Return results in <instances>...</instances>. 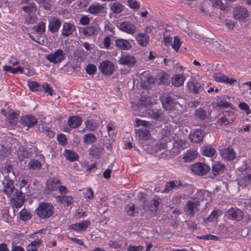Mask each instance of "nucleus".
Instances as JSON below:
<instances>
[{"label": "nucleus", "instance_id": "63", "mask_svg": "<svg viewBox=\"0 0 251 251\" xmlns=\"http://www.w3.org/2000/svg\"><path fill=\"white\" fill-rule=\"evenodd\" d=\"M40 2L43 5V7L45 10H50L51 4L50 3V0H40Z\"/></svg>", "mask_w": 251, "mask_h": 251}, {"label": "nucleus", "instance_id": "23", "mask_svg": "<svg viewBox=\"0 0 251 251\" xmlns=\"http://www.w3.org/2000/svg\"><path fill=\"white\" fill-rule=\"evenodd\" d=\"M216 81L221 83H226V84H232L236 82V79L233 78H229L226 75L221 74H216L214 76Z\"/></svg>", "mask_w": 251, "mask_h": 251}, {"label": "nucleus", "instance_id": "16", "mask_svg": "<svg viewBox=\"0 0 251 251\" xmlns=\"http://www.w3.org/2000/svg\"><path fill=\"white\" fill-rule=\"evenodd\" d=\"M20 123L23 126H34L37 123V120L35 116L28 114L22 116L20 119Z\"/></svg>", "mask_w": 251, "mask_h": 251}, {"label": "nucleus", "instance_id": "3", "mask_svg": "<svg viewBox=\"0 0 251 251\" xmlns=\"http://www.w3.org/2000/svg\"><path fill=\"white\" fill-rule=\"evenodd\" d=\"M46 59L54 64L61 63L65 58V53L62 50H57L54 53H51L46 56Z\"/></svg>", "mask_w": 251, "mask_h": 251}, {"label": "nucleus", "instance_id": "54", "mask_svg": "<svg viewBox=\"0 0 251 251\" xmlns=\"http://www.w3.org/2000/svg\"><path fill=\"white\" fill-rule=\"evenodd\" d=\"M126 213L131 216H135V205L132 204L131 206L129 204L126 205L125 208Z\"/></svg>", "mask_w": 251, "mask_h": 251}, {"label": "nucleus", "instance_id": "4", "mask_svg": "<svg viewBox=\"0 0 251 251\" xmlns=\"http://www.w3.org/2000/svg\"><path fill=\"white\" fill-rule=\"evenodd\" d=\"M210 167L204 163L197 162L191 166L192 172L199 176L205 175L209 170Z\"/></svg>", "mask_w": 251, "mask_h": 251}, {"label": "nucleus", "instance_id": "50", "mask_svg": "<svg viewBox=\"0 0 251 251\" xmlns=\"http://www.w3.org/2000/svg\"><path fill=\"white\" fill-rule=\"evenodd\" d=\"M61 201H64L66 203L67 205H70L73 202V198L71 196H58L57 197Z\"/></svg>", "mask_w": 251, "mask_h": 251}, {"label": "nucleus", "instance_id": "43", "mask_svg": "<svg viewBox=\"0 0 251 251\" xmlns=\"http://www.w3.org/2000/svg\"><path fill=\"white\" fill-rule=\"evenodd\" d=\"M22 10L28 14L36 11L37 9L36 5L34 2L30 3L27 6H25L22 7Z\"/></svg>", "mask_w": 251, "mask_h": 251}, {"label": "nucleus", "instance_id": "10", "mask_svg": "<svg viewBox=\"0 0 251 251\" xmlns=\"http://www.w3.org/2000/svg\"><path fill=\"white\" fill-rule=\"evenodd\" d=\"M199 205L200 202L198 200L195 201H188L184 208V211L187 215L190 217H193L196 213V209H197V206Z\"/></svg>", "mask_w": 251, "mask_h": 251}, {"label": "nucleus", "instance_id": "42", "mask_svg": "<svg viewBox=\"0 0 251 251\" xmlns=\"http://www.w3.org/2000/svg\"><path fill=\"white\" fill-rule=\"evenodd\" d=\"M177 180L170 181L165 184L164 192L168 193L169 192L173 190L174 189L176 188V183Z\"/></svg>", "mask_w": 251, "mask_h": 251}, {"label": "nucleus", "instance_id": "11", "mask_svg": "<svg viewBox=\"0 0 251 251\" xmlns=\"http://www.w3.org/2000/svg\"><path fill=\"white\" fill-rule=\"evenodd\" d=\"M233 15L235 19L239 21H243L249 17V12L242 7H236L233 9Z\"/></svg>", "mask_w": 251, "mask_h": 251}, {"label": "nucleus", "instance_id": "55", "mask_svg": "<svg viewBox=\"0 0 251 251\" xmlns=\"http://www.w3.org/2000/svg\"><path fill=\"white\" fill-rule=\"evenodd\" d=\"M43 89L45 92L48 93L50 96H52L53 90L50 87L48 83H45L41 85V90Z\"/></svg>", "mask_w": 251, "mask_h": 251}, {"label": "nucleus", "instance_id": "2", "mask_svg": "<svg viewBox=\"0 0 251 251\" xmlns=\"http://www.w3.org/2000/svg\"><path fill=\"white\" fill-rule=\"evenodd\" d=\"M163 107L166 110L173 109L177 104V101L174 95L169 94L160 98Z\"/></svg>", "mask_w": 251, "mask_h": 251}, {"label": "nucleus", "instance_id": "29", "mask_svg": "<svg viewBox=\"0 0 251 251\" xmlns=\"http://www.w3.org/2000/svg\"><path fill=\"white\" fill-rule=\"evenodd\" d=\"M226 169V166L224 164L217 162L212 166V172L214 176H216L223 173Z\"/></svg>", "mask_w": 251, "mask_h": 251}, {"label": "nucleus", "instance_id": "46", "mask_svg": "<svg viewBox=\"0 0 251 251\" xmlns=\"http://www.w3.org/2000/svg\"><path fill=\"white\" fill-rule=\"evenodd\" d=\"M129 7L134 10L135 11H138L140 7V3L136 0H127Z\"/></svg>", "mask_w": 251, "mask_h": 251}, {"label": "nucleus", "instance_id": "26", "mask_svg": "<svg viewBox=\"0 0 251 251\" xmlns=\"http://www.w3.org/2000/svg\"><path fill=\"white\" fill-rule=\"evenodd\" d=\"M20 114L19 111H10L7 115V120L9 124L16 125L18 122V117Z\"/></svg>", "mask_w": 251, "mask_h": 251}, {"label": "nucleus", "instance_id": "5", "mask_svg": "<svg viewBox=\"0 0 251 251\" xmlns=\"http://www.w3.org/2000/svg\"><path fill=\"white\" fill-rule=\"evenodd\" d=\"M117 27L122 31L133 35L136 31V26L131 22L125 21L118 23Z\"/></svg>", "mask_w": 251, "mask_h": 251}, {"label": "nucleus", "instance_id": "13", "mask_svg": "<svg viewBox=\"0 0 251 251\" xmlns=\"http://www.w3.org/2000/svg\"><path fill=\"white\" fill-rule=\"evenodd\" d=\"M61 25V21L58 18L54 17L49 22L48 29L52 33H54L59 30Z\"/></svg>", "mask_w": 251, "mask_h": 251}, {"label": "nucleus", "instance_id": "31", "mask_svg": "<svg viewBox=\"0 0 251 251\" xmlns=\"http://www.w3.org/2000/svg\"><path fill=\"white\" fill-rule=\"evenodd\" d=\"M136 136L140 140H147L151 136L150 131L148 129L141 128L136 131Z\"/></svg>", "mask_w": 251, "mask_h": 251}, {"label": "nucleus", "instance_id": "61", "mask_svg": "<svg viewBox=\"0 0 251 251\" xmlns=\"http://www.w3.org/2000/svg\"><path fill=\"white\" fill-rule=\"evenodd\" d=\"M151 117L158 121L164 120V115L161 113L153 112Z\"/></svg>", "mask_w": 251, "mask_h": 251}, {"label": "nucleus", "instance_id": "8", "mask_svg": "<svg viewBox=\"0 0 251 251\" xmlns=\"http://www.w3.org/2000/svg\"><path fill=\"white\" fill-rule=\"evenodd\" d=\"M229 218L237 221H241L244 217V213L237 207H232L227 210Z\"/></svg>", "mask_w": 251, "mask_h": 251}, {"label": "nucleus", "instance_id": "22", "mask_svg": "<svg viewBox=\"0 0 251 251\" xmlns=\"http://www.w3.org/2000/svg\"><path fill=\"white\" fill-rule=\"evenodd\" d=\"M115 46L122 50H129L131 48V45L129 41L123 38L115 40Z\"/></svg>", "mask_w": 251, "mask_h": 251}, {"label": "nucleus", "instance_id": "7", "mask_svg": "<svg viewBox=\"0 0 251 251\" xmlns=\"http://www.w3.org/2000/svg\"><path fill=\"white\" fill-rule=\"evenodd\" d=\"M12 199L14 207L16 208H19L22 206L25 201V196L24 193L22 192H19L15 190V192L13 193Z\"/></svg>", "mask_w": 251, "mask_h": 251}, {"label": "nucleus", "instance_id": "14", "mask_svg": "<svg viewBox=\"0 0 251 251\" xmlns=\"http://www.w3.org/2000/svg\"><path fill=\"white\" fill-rule=\"evenodd\" d=\"M136 62L134 56L130 54L123 55L119 60V63L120 64L129 67L133 66Z\"/></svg>", "mask_w": 251, "mask_h": 251}, {"label": "nucleus", "instance_id": "32", "mask_svg": "<svg viewBox=\"0 0 251 251\" xmlns=\"http://www.w3.org/2000/svg\"><path fill=\"white\" fill-rule=\"evenodd\" d=\"M81 32L85 36H91L96 35L98 34V30L95 26H87L82 28Z\"/></svg>", "mask_w": 251, "mask_h": 251}, {"label": "nucleus", "instance_id": "37", "mask_svg": "<svg viewBox=\"0 0 251 251\" xmlns=\"http://www.w3.org/2000/svg\"><path fill=\"white\" fill-rule=\"evenodd\" d=\"M197 194L201 200L207 201L211 198L212 193L208 190L200 189L198 191Z\"/></svg>", "mask_w": 251, "mask_h": 251}, {"label": "nucleus", "instance_id": "25", "mask_svg": "<svg viewBox=\"0 0 251 251\" xmlns=\"http://www.w3.org/2000/svg\"><path fill=\"white\" fill-rule=\"evenodd\" d=\"M197 155L198 152L196 151L187 150L183 155V161L185 163L193 162L196 159Z\"/></svg>", "mask_w": 251, "mask_h": 251}, {"label": "nucleus", "instance_id": "62", "mask_svg": "<svg viewBox=\"0 0 251 251\" xmlns=\"http://www.w3.org/2000/svg\"><path fill=\"white\" fill-rule=\"evenodd\" d=\"M114 127L115 126H107L108 135L112 139H114L115 138L117 132V131H115V129L114 128Z\"/></svg>", "mask_w": 251, "mask_h": 251}, {"label": "nucleus", "instance_id": "44", "mask_svg": "<svg viewBox=\"0 0 251 251\" xmlns=\"http://www.w3.org/2000/svg\"><path fill=\"white\" fill-rule=\"evenodd\" d=\"M216 153L215 150L210 147H206L203 150V155L206 156L212 157Z\"/></svg>", "mask_w": 251, "mask_h": 251}, {"label": "nucleus", "instance_id": "9", "mask_svg": "<svg viewBox=\"0 0 251 251\" xmlns=\"http://www.w3.org/2000/svg\"><path fill=\"white\" fill-rule=\"evenodd\" d=\"M88 12L95 15L104 14L106 13L104 4H100L99 3H92L88 7Z\"/></svg>", "mask_w": 251, "mask_h": 251}, {"label": "nucleus", "instance_id": "45", "mask_svg": "<svg viewBox=\"0 0 251 251\" xmlns=\"http://www.w3.org/2000/svg\"><path fill=\"white\" fill-rule=\"evenodd\" d=\"M28 86L30 90L32 92L41 91V86L37 82L30 81L28 82Z\"/></svg>", "mask_w": 251, "mask_h": 251}, {"label": "nucleus", "instance_id": "30", "mask_svg": "<svg viewBox=\"0 0 251 251\" xmlns=\"http://www.w3.org/2000/svg\"><path fill=\"white\" fill-rule=\"evenodd\" d=\"M137 43L141 46H146L149 41V37L146 33H140L136 37Z\"/></svg>", "mask_w": 251, "mask_h": 251}, {"label": "nucleus", "instance_id": "41", "mask_svg": "<svg viewBox=\"0 0 251 251\" xmlns=\"http://www.w3.org/2000/svg\"><path fill=\"white\" fill-rule=\"evenodd\" d=\"M85 124V126H99L100 125L104 126L100 118L97 117H95L94 119H92L91 120H87Z\"/></svg>", "mask_w": 251, "mask_h": 251}, {"label": "nucleus", "instance_id": "21", "mask_svg": "<svg viewBox=\"0 0 251 251\" xmlns=\"http://www.w3.org/2000/svg\"><path fill=\"white\" fill-rule=\"evenodd\" d=\"M204 135V131L200 129H196L193 133H190L189 137L191 141L195 143H200L202 141Z\"/></svg>", "mask_w": 251, "mask_h": 251}, {"label": "nucleus", "instance_id": "51", "mask_svg": "<svg viewBox=\"0 0 251 251\" xmlns=\"http://www.w3.org/2000/svg\"><path fill=\"white\" fill-rule=\"evenodd\" d=\"M96 71V66L92 64H89L86 67V72L90 75L94 74Z\"/></svg>", "mask_w": 251, "mask_h": 251}, {"label": "nucleus", "instance_id": "20", "mask_svg": "<svg viewBox=\"0 0 251 251\" xmlns=\"http://www.w3.org/2000/svg\"><path fill=\"white\" fill-rule=\"evenodd\" d=\"M90 225L89 220H83L80 223L72 224L69 228L77 231H85Z\"/></svg>", "mask_w": 251, "mask_h": 251}, {"label": "nucleus", "instance_id": "35", "mask_svg": "<svg viewBox=\"0 0 251 251\" xmlns=\"http://www.w3.org/2000/svg\"><path fill=\"white\" fill-rule=\"evenodd\" d=\"M42 166L41 162L35 159L30 160L27 164V167L31 170H39L41 169Z\"/></svg>", "mask_w": 251, "mask_h": 251}, {"label": "nucleus", "instance_id": "64", "mask_svg": "<svg viewBox=\"0 0 251 251\" xmlns=\"http://www.w3.org/2000/svg\"><path fill=\"white\" fill-rule=\"evenodd\" d=\"M144 247L142 246H129L127 251H142Z\"/></svg>", "mask_w": 251, "mask_h": 251}, {"label": "nucleus", "instance_id": "27", "mask_svg": "<svg viewBox=\"0 0 251 251\" xmlns=\"http://www.w3.org/2000/svg\"><path fill=\"white\" fill-rule=\"evenodd\" d=\"M168 126H165V128L163 129V131L164 132V137H163V140H162L160 142V143L157 145L158 148L160 151L165 149L167 148L168 145V141L166 140L165 138H167L168 136L171 135V132L170 130H168Z\"/></svg>", "mask_w": 251, "mask_h": 251}, {"label": "nucleus", "instance_id": "36", "mask_svg": "<svg viewBox=\"0 0 251 251\" xmlns=\"http://www.w3.org/2000/svg\"><path fill=\"white\" fill-rule=\"evenodd\" d=\"M32 29L36 33L42 35L46 31V23L40 22L36 25L33 26Z\"/></svg>", "mask_w": 251, "mask_h": 251}, {"label": "nucleus", "instance_id": "53", "mask_svg": "<svg viewBox=\"0 0 251 251\" xmlns=\"http://www.w3.org/2000/svg\"><path fill=\"white\" fill-rule=\"evenodd\" d=\"M20 217L21 220L26 221L30 219L31 216L26 210H23L20 212Z\"/></svg>", "mask_w": 251, "mask_h": 251}, {"label": "nucleus", "instance_id": "52", "mask_svg": "<svg viewBox=\"0 0 251 251\" xmlns=\"http://www.w3.org/2000/svg\"><path fill=\"white\" fill-rule=\"evenodd\" d=\"M217 106L220 108L230 107L232 104L223 99L217 102Z\"/></svg>", "mask_w": 251, "mask_h": 251}, {"label": "nucleus", "instance_id": "40", "mask_svg": "<svg viewBox=\"0 0 251 251\" xmlns=\"http://www.w3.org/2000/svg\"><path fill=\"white\" fill-rule=\"evenodd\" d=\"M110 9L113 13L119 14L123 10L124 6L119 2H115L111 4Z\"/></svg>", "mask_w": 251, "mask_h": 251}, {"label": "nucleus", "instance_id": "39", "mask_svg": "<svg viewBox=\"0 0 251 251\" xmlns=\"http://www.w3.org/2000/svg\"><path fill=\"white\" fill-rule=\"evenodd\" d=\"M81 123V119L78 116H71L68 121V126H80Z\"/></svg>", "mask_w": 251, "mask_h": 251}, {"label": "nucleus", "instance_id": "38", "mask_svg": "<svg viewBox=\"0 0 251 251\" xmlns=\"http://www.w3.org/2000/svg\"><path fill=\"white\" fill-rule=\"evenodd\" d=\"M157 82L160 84H167L169 82L168 79V75L164 72L160 73L157 76Z\"/></svg>", "mask_w": 251, "mask_h": 251}, {"label": "nucleus", "instance_id": "56", "mask_svg": "<svg viewBox=\"0 0 251 251\" xmlns=\"http://www.w3.org/2000/svg\"><path fill=\"white\" fill-rule=\"evenodd\" d=\"M57 139L59 144L62 146L67 144V140L66 136L63 134H59L57 135Z\"/></svg>", "mask_w": 251, "mask_h": 251}, {"label": "nucleus", "instance_id": "6", "mask_svg": "<svg viewBox=\"0 0 251 251\" xmlns=\"http://www.w3.org/2000/svg\"><path fill=\"white\" fill-rule=\"evenodd\" d=\"M99 69L103 75H109L113 74L115 65L111 61L105 60L100 63Z\"/></svg>", "mask_w": 251, "mask_h": 251}, {"label": "nucleus", "instance_id": "57", "mask_svg": "<svg viewBox=\"0 0 251 251\" xmlns=\"http://www.w3.org/2000/svg\"><path fill=\"white\" fill-rule=\"evenodd\" d=\"M239 107L241 110L244 111L247 114H249L251 113L250 107L244 102L240 103L239 104Z\"/></svg>", "mask_w": 251, "mask_h": 251}, {"label": "nucleus", "instance_id": "12", "mask_svg": "<svg viewBox=\"0 0 251 251\" xmlns=\"http://www.w3.org/2000/svg\"><path fill=\"white\" fill-rule=\"evenodd\" d=\"M14 181L9 177H5V180L3 182L4 185L3 192L7 196H10L16 190L13 185Z\"/></svg>", "mask_w": 251, "mask_h": 251}, {"label": "nucleus", "instance_id": "60", "mask_svg": "<svg viewBox=\"0 0 251 251\" xmlns=\"http://www.w3.org/2000/svg\"><path fill=\"white\" fill-rule=\"evenodd\" d=\"M42 242V240L40 239L36 238L34 241H32L28 245V248L34 247L36 248L39 247Z\"/></svg>", "mask_w": 251, "mask_h": 251}, {"label": "nucleus", "instance_id": "15", "mask_svg": "<svg viewBox=\"0 0 251 251\" xmlns=\"http://www.w3.org/2000/svg\"><path fill=\"white\" fill-rule=\"evenodd\" d=\"M60 183V180L56 178H50L46 182L47 194L58 189V185Z\"/></svg>", "mask_w": 251, "mask_h": 251}, {"label": "nucleus", "instance_id": "18", "mask_svg": "<svg viewBox=\"0 0 251 251\" xmlns=\"http://www.w3.org/2000/svg\"><path fill=\"white\" fill-rule=\"evenodd\" d=\"M187 86L189 90L195 94H200L202 92H205L202 85L197 81H189Z\"/></svg>", "mask_w": 251, "mask_h": 251}, {"label": "nucleus", "instance_id": "49", "mask_svg": "<svg viewBox=\"0 0 251 251\" xmlns=\"http://www.w3.org/2000/svg\"><path fill=\"white\" fill-rule=\"evenodd\" d=\"M181 43L180 38L176 36L174 38L173 43L172 44V47L174 50L177 52L180 48Z\"/></svg>", "mask_w": 251, "mask_h": 251}, {"label": "nucleus", "instance_id": "48", "mask_svg": "<svg viewBox=\"0 0 251 251\" xmlns=\"http://www.w3.org/2000/svg\"><path fill=\"white\" fill-rule=\"evenodd\" d=\"M89 154L93 158H98L100 156V151L99 149L96 147H93L90 149Z\"/></svg>", "mask_w": 251, "mask_h": 251}, {"label": "nucleus", "instance_id": "33", "mask_svg": "<svg viewBox=\"0 0 251 251\" xmlns=\"http://www.w3.org/2000/svg\"><path fill=\"white\" fill-rule=\"evenodd\" d=\"M195 117L198 120L201 121L205 120L208 119L209 115L207 114L206 110L202 108H199L195 111Z\"/></svg>", "mask_w": 251, "mask_h": 251}, {"label": "nucleus", "instance_id": "24", "mask_svg": "<svg viewBox=\"0 0 251 251\" xmlns=\"http://www.w3.org/2000/svg\"><path fill=\"white\" fill-rule=\"evenodd\" d=\"M221 156L222 158L228 160H232L236 157V154L233 149L230 147H227L222 151Z\"/></svg>", "mask_w": 251, "mask_h": 251}, {"label": "nucleus", "instance_id": "17", "mask_svg": "<svg viewBox=\"0 0 251 251\" xmlns=\"http://www.w3.org/2000/svg\"><path fill=\"white\" fill-rule=\"evenodd\" d=\"M187 148V143L186 141L182 139H177L174 141L173 143V152L178 154L180 151Z\"/></svg>", "mask_w": 251, "mask_h": 251}, {"label": "nucleus", "instance_id": "1", "mask_svg": "<svg viewBox=\"0 0 251 251\" xmlns=\"http://www.w3.org/2000/svg\"><path fill=\"white\" fill-rule=\"evenodd\" d=\"M54 207L49 202H40L36 209L37 216L41 219H47L52 216L54 213Z\"/></svg>", "mask_w": 251, "mask_h": 251}, {"label": "nucleus", "instance_id": "34", "mask_svg": "<svg viewBox=\"0 0 251 251\" xmlns=\"http://www.w3.org/2000/svg\"><path fill=\"white\" fill-rule=\"evenodd\" d=\"M185 79V77L183 75H176L172 78V82L175 86L179 87L183 84Z\"/></svg>", "mask_w": 251, "mask_h": 251}, {"label": "nucleus", "instance_id": "59", "mask_svg": "<svg viewBox=\"0 0 251 251\" xmlns=\"http://www.w3.org/2000/svg\"><path fill=\"white\" fill-rule=\"evenodd\" d=\"M84 140L85 142L93 143L96 141V138L93 134H88L85 136Z\"/></svg>", "mask_w": 251, "mask_h": 251}, {"label": "nucleus", "instance_id": "28", "mask_svg": "<svg viewBox=\"0 0 251 251\" xmlns=\"http://www.w3.org/2000/svg\"><path fill=\"white\" fill-rule=\"evenodd\" d=\"M64 155L67 160L71 162L75 161L79 158V155L77 153L74 151L68 149H65Z\"/></svg>", "mask_w": 251, "mask_h": 251}, {"label": "nucleus", "instance_id": "19", "mask_svg": "<svg viewBox=\"0 0 251 251\" xmlns=\"http://www.w3.org/2000/svg\"><path fill=\"white\" fill-rule=\"evenodd\" d=\"M75 30V26L73 24L65 22L63 25L61 35L64 37H68L71 35Z\"/></svg>", "mask_w": 251, "mask_h": 251}, {"label": "nucleus", "instance_id": "47", "mask_svg": "<svg viewBox=\"0 0 251 251\" xmlns=\"http://www.w3.org/2000/svg\"><path fill=\"white\" fill-rule=\"evenodd\" d=\"M37 17L35 15L27 14L25 17V22L26 24H33L36 22Z\"/></svg>", "mask_w": 251, "mask_h": 251}, {"label": "nucleus", "instance_id": "58", "mask_svg": "<svg viewBox=\"0 0 251 251\" xmlns=\"http://www.w3.org/2000/svg\"><path fill=\"white\" fill-rule=\"evenodd\" d=\"M218 211L217 210H214L207 218L206 221L207 222H211L214 220V219L217 218Z\"/></svg>", "mask_w": 251, "mask_h": 251}]
</instances>
